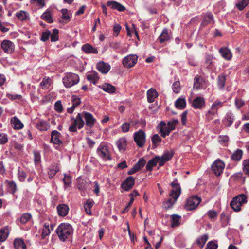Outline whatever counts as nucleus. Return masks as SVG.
I'll return each instance as SVG.
<instances>
[{
	"mask_svg": "<svg viewBox=\"0 0 249 249\" xmlns=\"http://www.w3.org/2000/svg\"><path fill=\"white\" fill-rule=\"evenodd\" d=\"M73 231L72 226L67 223L60 224L56 230V232L60 240L62 242H65L70 238Z\"/></svg>",
	"mask_w": 249,
	"mask_h": 249,
	"instance_id": "1",
	"label": "nucleus"
},
{
	"mask_svg": "<svg viewBox=\"0 0 249 249\" xmlns=\"http://www.w3.org/2000/svg\"><path fill=\"white\" fill-rule=\"evenodd\" d=\"M224 102L219 100H216L211 105L210 108L205 115V119L207 121H210L214 117L218 114V110L219 108L223 106Z\"/></svg>",
	"mask_w": 249,
	"mask_h": 249,
	"instance_id": "2",
	"label": "nucleus"
},
{
	"mask_svg": "<svg viewBox=\"0 0 249 249\" xmlns=\"http://www.w3.org/2000/svg\"><path fill=\"white\" fill-rule=\"evenodd\" d=\"M71 120L72 122L69 128V130L70 132H76L77 131V128L80 129L84 127L85 122L81 113H78L76 118L71 117Z\"/></svg>",
	"mask_w": 249,
	"mask_h": 249,
	"instance_id": "3",
	"label": "nucleus"
},
{
	"mask_svg": "<svg viewBox=\"0 0 249 249\" xmlns=\"http://www.w3.org/2000/svg\"><path fill=\"white\" fill-rule=\"evenodd\" d=\"M79 81V77L78 75L73 73H67L63 78V84L66 88H71L77 84Z\"/></svg>",
	"mask_w": 249,
	"mask_h": 249,
	"instance_id": "4",
	"label": "nucleus"
},
{
	"mask_svg": "<svg viewBox=\"0 0 249 249\" xmlns=\"http://www.w3.org/2000/svg\"><path fill=\"white\" fill-rule=\"evenodd\" d=\"M201 201V199L200 197L196 196H193L187 200L185 208L188 211L193 210L196 209Z\"/></svg>",
	"mask_w": 249,
	"mask_h": 249,
	"instance_id": "5",
	"label": "nucleus"
},
{
	"mask_svg": "<svg viewBox=\"0 0 249 249\" xmlns=\"http://www.w3.org/2000/svg\"><path fill=\"white\" fill-rule=\"evenodd\" d=\"M97 154L99 157L105 160H111L110 152L107 147L103 143H101L96 151Z\"/></svg>",
	"mask_w": 249,
	"mask_h": 249,
	"instance_id": "6",
	"label": "nucleus"
},
{
	"mask_svg": "<svg viewBox=\"0 0 249 249\" xmlns=\"http://www.w3.org/2000/svg\"><path fill=\"white\" fill-rule=\"evenodd\" d=\"M134 140L138 147H142L146 141L145 132L142 129H140L134 134Z\"/></svg>",
	"mask_w": 249,
	"mask_h": 249,
	"instance_id": "7",
	"label": "nucleus"
},
{
	"mask_svg": "<svg viewBox=\"0 0 249 249\" xmlns=\"http://www.w3.org/2000/svg\"><path fill=\"white\" fill-rule=\"evenodd\" d=\"M243 196V198H241L242 199V203H247V196L244 195V194H240L235 197H234L231 202H230V206L231 207L232 209H233V210L235 212H239L241 210V206L238 204V202H237L238 199L241 196Z\"/></svg>",
	"mask_w": 249,
	"mask_h": 249,
	"instance_id": "8",
	"label": "nucleus"
},
{
	"mask_svg": "<svg viewBox=\"0 0 249 249\" xmlns=\"http://www.w3.org/2000/svg\"><path fill=\"white\" fill-rule=\"evenodd\" d=\"M177 179H175L171 183V185L173 188L171 191L170 196L177 200L181 194V187L179 183L177 182Z\"/></svg>",
	"mask_w": 249,
	"mask_h": 249,
	"instance_id": "9",
	"label": "nucleus"
},
{
	"mask_svg": "<svg viewBox=\"0 0 249 249\" xmlns=\"http://www.w3.org/2000/svg\"><path fill=\"white\" fill-rule=\"evenodd\" d=\"M224 168V163L219 159L216 160L212 165V169L214 174L217 176H220L222 173Z\"/></svg>",
	"mask_w": 249,
	"mask_h": 249,
	"instance_id": "10",
	"label": "nucleus"
},
{
	"mask_svg": "<svg viewBox=\"0 0 249 249\" xmlns=\"http://www.w3.org/2000/svg\"><path fill=\"white\" fill-rule=\"evenodd\" d=\"M138 57L136 55H128L125 57L123 60V64L126 68L133 67L137 62Z\"/></svg>",
	"mask_w": 249,
	"mask_h": 249,
	"instance_id": "11",
	"label": "nucleus"
},
{
	"mask_svg": "<svg viewBox=\"0 0 249 249\" xmlns=\"http://www.w3.org/2000/svg\"><path fill=\"white\" fill-rule=\"evenodd\" d=\"M206 80L200 75H196L194 78L193 88L196 90H200L205 88Z\"/></svg>",
	"mask_w": 249,
	"mask_h": 249,
	"instance_id": "12",
	"label": "nucleus"
},
{
	"mask_svg": "<svg viewBox=\"0 0 249 249\" xmlns=\"http://www.w3.org/2000/svg\"><path fill=\"white\" fill-rule=\"evenodd\" d=\"M206 106V101L204 98L201 96H197L195 98L192 102L191 106L194 109H202Z\"/></svg>",
	"mask_w": 249,
	"mask_h": 249,
	"instance_id": "13",
	"label": "nucleus"
},
{
	"mask_svg": "<svg viewBox=\"0 0 249 249\" xmlns=\"http://www.w3.org/2000/svg\"><path fill=\"white\" fill-rule=\"evenodd\" d=\"M135 179L132 176H129L122 182L121 186L124 191H129L134 186Z\"/></svg>",
	"mask_w": 249,
	"mask_h": 249,
	"instance_id": "14",
	"label": "nucleus"
},
{
	"mask_svg": "<svg viewBox=\"0 0 249 249\" xmlns=\"http://www.w3.org/2000/svg\"><path fill=\"white\" fill-rule=\"evenodd\" d=\"M83 114L85 120L86 125L89 128L92 127L96 121L93 115L89 112L85 111L83 112Z\"/></svg>",
	"mask_w": 249,
	"mask_h": 249,
	"instance_id": "15",
	"label": "nucleus"
},
{
	"mask_svg": "<svg viewBox=\"0 0 249 249\" xmlns=\"http://www.w3.org/2000/svg\"><path fill=\"white\" fill-rule=\"evenodd\" d=\"M1 47L4 52L11 53L14 52L15 45L11 41L4 40L1 43Z\"/></svg>",
	"mask_w": 249,
	"mask_h": 249,
	"instance_id": "16",
	"label": "nucleus"
},
{
	"mask_svg": "<svg viewBox=\"0 0 249 249\" xmlns=\"http://www.w3.org/2000/svg\"><path fill=\"white\" fill-rule=\"evenodd\" d=\"M234 120V114L231 111H228L226 113L225 117L222 120V122L226 127H230L232 125Z\"/></svg>",
	"mask_w": 249,
	"mask_h": 249,
	"instance_id": "17",
	"label": "nucleus"
},
{
	"mask_svg": "<svg viewBox=\"0 0 249 249\" xmlns=\"http://www.w3.org/2000/svg\"><path fill=\"white\" fill-rule=\"evenodd\" d=\"M107 5L112 9L117 10L119 12H124L126 9L124 6L116 1H108L107 2Z\"/></svg>",
	"mask_w": 249,
	"mask_h": 249,
	"instance_id": "18",
	"label": "nucleus"
},
{
	"mask_svg": "<svg viewBox=\"0 0 249 249\" xmlns=\"http://www.w3.org/2000/svg\"><path fill=\"white\" fill-rule=\"evenodd\" d=\"M60 136L61 134L57 130L52 131L51 133L50 142L58 145L62 144V142L60 139Z\"/></svg>",
	"mask_w": 249,
	"mask_h": 249,
	"instance_id": "19",
	"label": "nucleus"
},
{
	"mask_svg": "<svg viewBox=\"0 0 249 249\" xmlns=\"http://www.w3.org/2000/svg\"><path fill=\"white\" fill-rule=\"evenodd\" d=\"M59 171L58 164L56 163L52 164L48 169V174L50 178H52Z\"/></svg>",
	"mask_w": 249,
	"mask_h": 249,
	"instance_id": "20",
	"label": "nucleus"
},
{
	"mask_svg": "<svg viewBox=\"0 0 249 249\" xmlns=\"http://www.w3.org/2000/svg\"><path fill=\"white\" fill-rule=\"evenodd\" d=\"M57 210L59 216H65L68 213L69 207L66 204H61L57 206Z\"/></svg>",
	"mask_w": 249,
	"mask_h": 249,
	"instance_id": "21",
	"label": "nucleus"
},
{
	"mask_svg": "<svg viewBox=\"0 0 249 249\" xmlns=\"http://www.w3.org/2000/svg\"><path fill=\"white\" fill-rule=\"evenodd\" d=\"M159 94L156 90L153 88H151L147 91V101L149 103L154 102L155 99L157 98Z\"/></svg>",
	"mask_w": 249,
	"mask_h": 249,
	"instance_id": "22",
	"label": "nucleus"
},
{
	"mask_svg": "<svg viewBox=\"0 0 249 249\" xmlns=\"http://www.w3.org/2000/svg\"><path fill=\"white\" fill-rule=\"evenodd\" d=\"M219 52L222 57L225 60H230L232 58V54L231 51L226 47H222L219 50Z\"/></svg>",
	"mask_w": 249,
	"mask_h": 249,
	"instance_id": "23",
	"label": "nucleus"
},
{
	"mask_svg": "<svg viewBox=\"0 0 249 249\" xmlns=\"http://www.w3.org/2000/svg\"><path fill=\"white\" fill-rule=\"evenodd\" d=\"M97 69L102 73L106 74L109 71L110 66L107 63H106L104 62H100L97 64Z\"/></svg>",
	"mask_w": 249,
	"mask_h": 249,
	"instance_id": "24",
	"label": "nucleus"
},
{
	"mask_svg": "<svg viewBox=\"0 0 249 249\" xmlns=\"http://www.w3.org/2000/svg\"><path fill=\"white\" fill-rule=\"evenodd\" d=\"M82 50L86 53L97 54L98 51L96 48L93 47L89 43L83 45L82 47Z\"/></svg>",
	"mask_w": 249,
	"mask_h": 249,
	"instance_id": "25",
	"label": "nucleus"
},
{
	"mask_svg": "<svg viewBox=\"0 0 249 249\" xmlns=\"http://www.w3.org/2000/svg\"><path fill=\"white\" fill-rule=\"evenodd\" d=\"M159 125L160 126V130L162 137L165 138L166 136H168L170 134L171 131L167 128L166 124L164 121H161Z\"/></svg>",
	"mask_w": 249,
	"mask_h": 249,
	"instance_id": "26",
	"label": "nucleus"
},
{
	"mask_svg": "<svg viewBox=\"0 0 249 249\" xmlns=\"http://www.w3.org/2000/svg\"><path fill=\"white\" fill-rule=\"evenodd\" d=\"M50 127L49 124L44 120H39L36 124V127L39 131H46L49 129Z\"/></svg>",
	"mask_w": 249,
	"mask_h": 249,
	"instance_id": "27",
	"label": "nucleus"
},
{
	"mask_svg": "<svg viewBox=\"0 0 249 249\" xmlns=\"http://www.w3.org/2000/svg\"><path fill=\"white\" fill-rule=\"evenodd\" d=\"M15 249H27V247L24 240L21 238H16L13 243Z\"/></svg>",
	"mask_w": 249,
	"mask_h": 249,
	"instance_id": "28",
	"label": "nucleus"
},
{
	"mask_svg": "<svg viewBox=\"0 0 249 249\" xmlns=\"http://www.w3.org/2000/svg\"><path fill=\"white\" fill-rule=\"evenodd\" d=\"M159 160V156H156L154 158L148 161L146 165V169L147 171H151L153 167L156 166Z\"/></svg>",
	"mask_w": 249,
	"mask_h": 249,
	"instance_id": "29",
	"label": "nucleus"
},
{
	"mask_svg": "<svg viewBox=\"0 0 249 249\" xmlns=\"http://www.w3.org/2000/svg\"><path fill=\"white\" fill-rule=\"evenodd\" d=\"M87 79L89 81L95 85L99 79L98 73L95 71H92L87 75Z\"/></svg>",
	"mask_w": 249,
	"mask_h": 249,
	"instance_id": "30",
	"label": "nucleus"
},
{
	"mask_svg": "<svg viewBox=\"0 0 249 249\" xmlns=\"http://www.w3.org/2000/svg\"><path fill=\"white\" fill-rule=\"evenodd\" d=\"M158 39L160 43L169 40L170 39V36L168 34V30L166 28L164 29Z\"/></svg>",
	"mask_w": 249,
	"mask_h": 249,
	"instance_id": "31",
	"label": "nucleus"
},
{
	"mask_svg": "<svg viewBox=\"0 0 249 249\" xmlns=\"http://www.w3.org/2000/svg\"><path fill=\"white\" fill-rule=\"evenodd\" d=\"M99 87L104 91L109 93H113L116 90L115 87L109 83H105Z\"/></svg>",
	"mask_w": 249,
	"mask_h": 249,
	"instance_id": "32",
	"label": "nucleus"
},
{
	"mask_svg": "<svg viewBox=\"0 0 249 249\" xmlns=\"http://www.w3.org/2000/svg\"><path fill=\"white\" fill-rule=\"evenodd\" d=\"M117 147L120 151H124L127 145V141L125 138L122 137L120 138L116 142Z\"/></svg>",
	"mask_w": 249,
	"mask_h": 249,
	"instance_id": "33",
	"label": "nucleus"
},
{
	"mask_svg": "<svg viewBox=\"0 0 249 249\" xmlns=\"http://www.w3.org/2000/svg\"><path fill=\"white\" fill-rule=\"evenodd\" d=\"M186 106V100L184 98H178L175 103V106L177 108L183 109Z\"/></svg>",
	"mask_w": 249,
	"mask_h": 249,
	"instance_id": "34",
	"label": "nucleus"
},
{
	"mask_svg": "<svg viewBox=\"0 0 249 249\" xmlns=\"http://www.w3.org/2000/svg\"><path fill=\"white\" fill-rule=\"evenodd\" d=\"M226 78L225 75H219L217 78V84L219 89L222 90L225 85Z\"/></svg>",
	"mask_w": 249,
	"mask_h": 249,
	"instance_id": "35",
	"label": "nucleus"
},
{
	"mask_svg": "<svg viewBox=\"0 0 249 249\" xmlns=\"http://www.w3.org/2000/svg\"><path fill=\"white\" fill-rule=\"evenodd\" d=\"M41 18L49 23H52L53 22V20L52 18V17L50 11H47L44 12L41 16Z\"/></svg>",
	"mask_w": 249,
	"mask_h": 249,
	"instance_id": "36",
	"label": "nucleus"
},
{
	"mask_svg": "<svg viewBox=\"0 0 249 249\" xmlns=\"http://www.w3.org/2000/svg\"><path fill=\"white\" fill-rule=\"evenodd\" d=\"M171 217L172 221L171 227L174 228L178 226L180 223L179 221L181 219V216L178 214H173L171 215Z\"/></svg>",
	"mask_w": 249,
	"mask_h": 249,
	"instance_id": "37",
	"label": "nucleus"
},
{
	"mask_svg": "<svg viewBox=\"0 0 249 249\" xmlns=\"http://www.w3.org/2000/svg\"><path fill=\"white\" fill-rule=\"evenodd\" d=\"M242 155V150L240 149H238L232 154L231 158L234 161H238L241 159Z\"/></svg>",
	"mask_w": 249,
	"mask_h": 249,
	"instance_id": "38",
	"label": "nucleus"
},
{
	"mask_svg": "<svg viewBox=\"0 0 249 249\" xmlns=\"http://www.w3.org/2000/svg\"><path fill=\"white\" fill-rule=\"evenodd\" d=\"M94 204V201L92 200H88L84 205V209L86 213L88 215H91L92 213L91 208Z\"/></svg>",
	"mask_w": 249,
	"mask_h": 249,
	"instance_id": "39",
	"label": "nucleus"
},
{
	"mask_svg": "<svg viewBox=\"0 0 249 249\" xmlns=\"http://www.w3.org/2000/svg\"><path fill=\"white\" fill-rule=\"evenodd\" d=\"M11 122L16 129H20L23 127V124L16 117H14L11 119Z\"/></svg>",
	"mask_w": 249,
	"mask_h": 249,
	"instance_id": "40",
	"label": "nucleus"
},
{
	"mask_svg": "<svg viewBox=\"0 0 249 249\" xmlns=\"http://www.w3.org/2000/svg\"><path fill=\"white\" fill-rule=\"evenodd\" d=\"M9 231L7 228H2L0 230V242H4L7 238Z\"/></svg>",
	"mask_w": 249,
	"mask_h": 249,
	"instance_id": "41",
	"label": "nucleus"
},
{
	"mask_svg": "<svg viewBox=\"0 0 249 249\" xmlns=\"http://www.w3.org/2000/svg\"><path fill=\"white\" fill-rule=\"evenodd\" d=\"M208 239V235L204 234L201 236L198 237L196 240V244L201 247H203Z\"/></svg>",
	"mask_w": 249,
	"mask_h": 249,
	"instance_id": "42",
	"label": "nucleus"
},
{
	"mask_svg": "<svg viewBox=\"0 0 249 249\" xmlns=\"http://www.w3.org/2000/svg\"><path fill=\"white\" fill-rule=\"evenodd\" d=\"M213 57L211 54H207L205 58V64L207 65V68L212 69L214 67L213 61Z\"/></svg>",
	"mask_w": 249,
	"mask_h": 249,
	"instance_id": "43",
	"label": "nucleus"
},
{
	"mask_svg": "<svg viewBox=\"0 0 249 249\" xmlns=\"http://www.w3.org/2000/svg\"><path fill=\"white\" fill-rule=\"evenodd\" d=\"M16 17L21 21L26 20L28 18V14L23 10L17 12L16 14Z\"/></svg>",
	"mask_w": 249,
	"mask_h": 249,
	"instance_id": "44",
	"label": "nucleus"
},
{
	"mask_svg": "<svg viewBox=\"0 0 249 249\" xmlns=\"http://www.w3.org/2000/svg\"><path fill=\"white\" fill-rule=\"evenodd\" d=\"M31 218V214L29 213H24L20 217L19 221L21 224H24L28 222Z\"/></svg>",
	"mask_w": 249,
	"mask_h": 249,
	"instance_id": "45",
	"label": "nucleus"
},
{
	"mask_svg": "<svg viewBox=\"0 0 249 249\" xmlns=\"http://www.w3.org/2000/svg\"><path fill=\"white\" fill-rule=\"evenodd\" d=\"M59 30L57 29H53L52 34L50 35L51 41L52 42H55L59 38Z\"/></svg>",
	"mask_w": 249,
	"mask_h": 249,
	"instance_id": "46",
	"label": "nucleus"
},
{
	"mask_svg": "<svg viewBox=\"0 0 249 249\" xmlns=\"http://www.w3.org/2000/svg\"><path fill=\"white\" fill-rule=\"evenodd\" d=\"M146 163V160L143 158L140 159L134 165L139 171L143 167Z\"/></svg>",
	"mask_w": 249,
	"mask_h": 249,
	"instance_id": "47",
	"label": "nucleus"
},
{
	"mask_svg": "<svg viewBox=\"0 0 249 249\" xmlns=\"http://www.w3.org/2000/svg\"><path fill=\"white\" fill-rule=\"evenodd\" d=\"M178 123V121L177 119H173V120L168 122L167 127L172 131L175 129L176 126Z\"/></svg>",
	"mask_w": 249,
	"mask_h": 249,
	"instance_id": "48",
	"label": "nucleus"
},
{
	"mask_svg": "<svg viewBox=\"0 0 249 249\" xmlns=\"http://www.w3.org/2000/svg\"><path fill=\"white\" fill-rule=\"evenodd\" d=\"M249 3V0H242L236 4V7L240 11L243 10Z\"/></svg>",
	"mask_w": 249,
	"mask_h": 249,
	"instance_id": "49",
	"label": "nucleus"
},
{
	"mask_svg": "<svg viewBox=\"0 0 249 249\" xmlns=\"http://www.w3.org/2000/svg\"><path fill=\"white\" fill-rule=\"evenodd\" d=\"M50 233V231L49 229V224L45 223L43 228L42 229L41 236L43 238H44L46 236L48 235Z\"/></svg>",
	"mask_w": 249,
	"mask_h": 249,
	"instance_id": "50",
	"label": "nucleus"
},
{
	"mask_svg": "<svg viewBox=\"0 0 249 249\" xmlns=\"http://www.w3.org/2000/svg\"><path fill=\"white\" fill-rule=\"evenodd\" d=\"M153 145L155 147L157 146V144L161 141V139L160 137L158 134H154L151 139Z\"/></svg>",
	"mask_w": 249,
	"mask_h": 249,
	"instance_id": "51",
	"label": "nucleus"
},
{
	"mask_svg": "<svg viewBox=\"0 0 249 249\" xmlns=\"http://www.w3.org/2000/svg\"><path fill=\"white\" fill-rule=\"evenodd\" d=\"M61 13L62 14V18L65 20L66 23L69 22L71 19V17L68 13V10L67 9H62Z\"/></svg>",
	"mask_w": 249,
	"mask_h": 249,
	"instance_id": "52",
	"label": "nucleus"
},
{
	"mask_svg": "<svg viewBox=\"0 0 249 249\" xmlns=\"http://www.w3.org/2000/svg\"><path fill=\"white\" fill-rule=\"evenodd\" d=\"M243 171L246 175H249V159L244 160L243 162Z\"/></svg>",
	"mask_w": 249,
	"mask_h": 249,
	"instance_id": "53",
	"label": "nucleus"
},
{
	"mask_svg": "<svg viewBox=\"0 0 249 249\" xmlns=\"http://www.w3.org/2000/svg\"><path fill=\"white\" fill-rule=\"evenodd\" d=\"M63 181L64 182L65 186H69L72 182L71 176L67 175L66 174H65Z\"/></svg>",
	"mask_w": 249,
	"mask_h": 249,
	"instance_id": "54",
	"label": "nucleus"
},
{
	"mask_svg": "<svg viewBox=\"0 0 249 249\" xmlns=\"http://www.w3.org/2000/svg\"><path fill=\"white\" fill-rule=\"evenodd\" d=\"M54 109L58 113H61L63 110V106L61 104V101H57L54 104Z\"/></svg>",
	"mask_w": 249,
	"mask_h": 249,
	"instance_id": "55",
	"label": "nucleus"
},
{
	"mask_svg": "<svg viewBox=\"0 0 249 249\" xmlns=\"http://www.w3.org/2000/svg\"><path fill=\"white\" fill-rule=\"evenodd\" d=\"M51 35V32L48 30L46 31L42 32L41 36V40L45 42L49 39V38Z\"/></svg>",
	"mask_w": 249,
	"mask_h": 249,
	"instance_id": "56",
	"label": "nucleus"
},
{
	"mask_svg": "<svg viewBox=\"0 0 249 249\" xmlns=\"http://www.w3.org/2000/svg\"><path fill=\"white\" fill-rule=\"evenodd\" d=\"M18 174L19 180L21 182L24 181L27 177L26 173L24 171L20 170V169H18Z\"/></svg>",
	"mask_w": 249,
	"mask_h": 249,
	"instance_id": "57",
	"label": "nucleus"
},
{
	"mask_svg": "<svg viewBox=\"0 0 249 249\" xmlns=\"http://www.w3.org/2000/svg\"><path fill=\"white\" fill-rule=\"evenodd\" d=\"M8 187L10 192L14 194L16 191L17 186L14 181H8Z\"/></svg>",
	"mask_w": 249,
	"mask_h": 249,
	"instance_id": "58",
	"label": "nucleus"
},
{
	"mask_svg": "<svg viewBox=\"0 0 249 249\" xmlns=\"http://www.w3.org/2000/svg\"><path fill=\"white\" fill-rule=\"evenodd\" d=\"M71 101L72 105L75 107L79 105L81 103V99L76 95H72L71 97Z\"/></svg>",
	"mask_w": 249,
	"mask_h": 249,
	"instance_id": "59",
	"label": "nucleus"
},
{
	"mask_svg": "<svg viewBox=\"0 0 249 249\" xmlns=\"http://www.w3.org/2000/svg\"><path fill=\"white\" fill-rule=\"evenodd\" d=\"M174 156V152L172 151H167L164 153L161 156L168 161L171 160Z\"/></svg>",
	"mask_w": 249,
	"mask_h": 249,
	"instance_id": "60",
	"label": "nucleus"
},
{
	"mask_svg": "<svg viewBox=\"0 0 249 249\" xmlns=\"http://www.w3.org/2000/svg\"><path fill=\"white\" fill-rule=\"evenodd\" d=\"M172 89L176 93H178L180 89V82L179 81L175 82L172 85Z\"/></svg>",
	"mask_w": 249,
	"mask_h": 249,
	"instance_id": "61",
	"label": "nucleus"
},
{
	"mask_svg": "<svg viewBox=\"0 0 249 249\" xmlns=\"http://www.w3.org/2000/svg\"><path fill=\"white\" fill-rule=\"evenodd\" d=\"M8 136L5 133L0 134V144H4L8 142Z\"/></svg>",
	"mask_w": 249,
	"mask_h": 249,
	"instance_id": "62",
	"label": "nucleus"
},
{
	"mask_svg": "<svg viewBox=\"0 0 249 249\" xmlns=\"http://www.w3.org/2000/svg\"><path fill=\"white\" fill-rule=\"evenodd\" d=\"M235 104L238 109H239L242 106L245 105L244 100L240 98H236L235 100Z\"/></svg>",
	"mask_w": 249,
	"mask_h": 249,
	"instance_id": "63",
	"label": "nucleus"
},
{
	"mask_svg": "<svg viewBox=\"0 0 249 249\" xmlns=\"http://www.w3.org/2000/svg\"><path fill=\"white\" fill-rule=\"evenodd\" d=\"M217 248L218 244L213 241H211L208 243L206 249H217Z\"/></svg>",
	"mask_w": 249,
	"mask_h": 249,
	"instance_id": "64",
	"label": "nucleus"
}]
</instances>
